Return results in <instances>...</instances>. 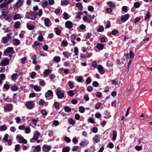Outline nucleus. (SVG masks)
Instances as JSON below:
<instances>
[{
	"label": "nucleus",
	"mask_w": 152,
	"mask_h": 152,
	"mask_svg": "<svg viewBox=\"0 0 152 152\" xmlns=\"http://www.w3.org/2000/svg\"><path fill=\"white\" fill-rule=\"evenodd\" d=\"M14 0H8L7 1L4 2L0 4V8L4 10L8 9L9 7L8 5L11 3Z\"/></svg>",
	"instance_id": "1"
},
{
	"label": "nucleus",
	"mask_w": 152,
	"mask_h": 152,
	"mask_svg": "<svg viewBox=\"0 0 152 152\" xmlns=\"http://www.w3.org/2000/svg\"><path fill=\"white\" fill-rule=\"evenodd\" d=\"M26 16L28 19H30L32 20H34L36 18V13L31 11L27 12Z\"/></svg>",
	"instance_id": "2"
},
{
	"label": "nucleus",
	"mask_w": 152,
	"mask_h": 152,
	"mask_svg": "<svg viewBox=\"0 0 152 152\" xmlns=\"http://www.w3.org/2000/svg\"><path fill=\"white\" fill-rule=\"evenodd\" d=\"M15 53L13 48L12 47L7 48L4 51V54L5 56H8L9 54H13Z\"/></svg>",
	"instance_id": "3"
},
{
	"label": "nucleus",
	"mask_w": 152,
	"mask_h": 152,
	"mask_svg": "<svg viewBox=\"0 0 152 152\" xmlns=\"http://www.w3.org/2000/svg\"><path fill=\"white\" fill-rule=\"evenodd\" d=\"M56 94L58 97L59 99H62L64 96V91L60 89H58L56 90Z\"/></svg>",
	"instance_id": "4"
},
{
	"label": "nucleus",
	"mask_w": 152,
	"mask_h": 152,
	"mask_svg": "<svg viewBox=\"0 0 152 152\" xmlns=\"http://www.w3.org/2000/svg\"><path fill=\"white\" fill-rule=\"evenodd\" d=\"M13 109V106L11 104H7L4 107V110L5 112H9Z\"/></svg>",
	"instance_id": "5"
},
{
	"label": "nucleus",
	"mask_w": 152,
	"mask_h": 152,
	"mask_svg": "<svg viewBox=\"0 0 152 152\" xmlns=\"http://www.w3.org/2000/svg\"><path fill=\"white\" fill-rule=\"evenodd\" d=\"M23 0H18L16 3L14 4V8L15 9H18L20 7L23 5Z\"/></svg>",
	"instance_id": "6"
},
{
	"label": "nucleus",
	"mask_w": 152,
	"mask_h": 152,
	"mask_svg": "<svg viewBox=\"0 0 152 152\" xmlns=\"http://www.w3.org/2000/svg\"><path fill=\"white\" fill-rule=\"evenodd\" d=\"M10 62V60L8 58L4 59L0 62V65L2 66H6L9 65Z\"/></svg>",
	"instance_id": "7"
},
{
	"label": "nucleus",
	"mask_w": 152,
	"mask_h": 152,
	"mask_svg": "<svg viewBox=\"0 0 152 152\" xmlns=\"http://www.w3.org/2000/svg\"><path fill=\"white\" fill-rule=\"evenodd\" d=\"M45 97L47 99H52L53 96V92L51 90H48L45 94Z\"/></svg>",
	"instance_id": "8"
},
{
	"label": "nucleus",
	"mask_w": 152,
	"mask_h": 152,
	"mask_svg": "<svg viewBox=\"0 0 152 152\" xmlns=\"http://www.w3.org/2000/svg\"><path fill=\"white\" fill-rule=\"evenodd\" d=\"M40 135V134L39 132L37 131H35L34 133V136L31 139L30 141H31L32 140H37Z\"/></svg>",
	"instance_id": "9"
},
{
	"label": "nucleus",
	"mask_w": 152,
	"mask_h": 152,
	"mask_svg": "<svg viewBox=\"0 0 152 152\" xmlns=\"http://www.w3.org/2000/svg\"><path fill=\"white\" fill-rule=\"evenodd\" d=\"M16 137L18 140V142L19 143H23L24 144L27 143V140L24 139L23 137H20L19 135H18Z\"/></svg>",
	"instance_id": "10"
},
{
	"label": "nucleus",
	"mask_w": 152,
	"mask_h": 152,
	"mask_svg": "<svg viewBox=\"0 0 152 152\" xmlns=\"http://www.w3.org/2000/svg\"><path fill=\"white\" fill-rule=\"evenodd\" d=\"M88 143V141L86 139H85L79 143V145L80 147L83 148L87 146Z\"/></svg>",
	"instance_id": "11"
},
{
	"label": "nucleus",
	"mask_w": 152,
	"mask_h": 152,
	"mask_svg": "<svg viewBox=\"0 0 152 152\" xmlns=\"http://www.w3.org/2000/svg\"><path fill=\"white\" fill-rule=\"evenodd\" d=\"M10 38V35L9 34H7L6 36L3 37L1 40L2 43L6 44L7 43L9 40Z\"/></svg>",
	"instance_id": "12"
},
{
	"label": "nucleus",
	"mask_w": 152,
	"mask_h": 152,
	"mask_svg": "<svg viewBox=\"0 0 152 152\" xmlns=\"http://www.w3.org/2000/svg\"><path fill=\"white\" fill-rule=\"evenodd\" d=\"M51 148V146L47 145H45L42 147V151L44 152H48Z\"/></svg>",
	"instance_id": "13"
},
{
	"label": "nucleus",
	"mask_w": 152,
	"mask_h": 152,
	"mask_svg": "<svg viewBox=\"0 0 152 152\" xmlns=\"http://www.w3.org/2000/svg\"><path fill=\"white\" fill-rule=\"evenodd\" d=\"M26 107L28 109H31L33 108L34 106V104L33 102L32 101H29L27 102L26 105Z\"/></svg>",
	"instance_id": "14"
},
{
	"label": "nucleus",
	"mask_w": 152,
	"mask_h": 152,
	"mask_svg": "<svg viewBox=\"0 0 152 152\" xmlns=\"http://www.w3.org/2000/svg\"><path fill=\"white\" fill-rule=\"evenodd\" d=\"M129 18V15L128 14H126L122 16L121 18V21L123 22H125Z\"/></svg>",
	"instance_id": "15"
},
{
	"label": "nucleus",
	"mask_w": 152,
	"mask_h": 152,
	"mask_svg": "<svg viewBox=\"0 0 152 152\" xmlns=\"http://www.w3.org/2000/svg\"><path fill=\"white\" fill-rule=\"evenodd\" d=\"M66 27L69 29H70L72 28V23L70 21H68L65 23Z\"/></svg>",
	"instance_id": "16"
},
{
	"label": "nucleus",
	"mask_w": 152,
	"mask_h": 152,
	"mask_svg": "<svg viewBox=\"0 0 152 152\" xmlns=\"http://www.w3.org/2000/svg\"><path fill=\"white\" fill-rule=\"evenodd\" d=\"M44 23L45 25L47 27H49L51 25L50 21V19L48 18L45 19L44 20Z\"/></svg>",
	"instance_id": "17"
},
{
	"label": "nucleus",
	"mask_w": 152,
	"mask_h": 152,
	"mask_svg": "<svg viewBox=\"0 0 152 152\" xmlns=\"http://www.w3.org/2000/svg\"><path fill=\"white\" fill-rule=\"evenodd\" d=\"M42 45V44L41 43H40L39 42L36 41L34 42V45H32L33 48L37 47V48H39Z\"/></svg>",
	"instance_id": "18"
},
{
	"label": "nucleus",
	"mask_w": 152,
	"mask_h": 152,
	"mask_svg": "<svg viewBox=\"0 0 152 152\" xmlns=\"http://www.w3.org/2000/svg\"><path fill=\"white\" fill-rule=\"evenodd\" d=\"M97 69L99 73L101 74H103L104 71L103 69V67L101 65H99L97 66Z\"/></svg>",
	"instance_id": "19"
},
{
	"label": "nucleus",
	"mask_w": 152,
	"mask_h": 152,
	"mask_svg": "<svg viewBox=\"0 0 152 152\" xmlns=\"http://www.w3.org/2000/svg\"><path fill=\"white\" fill-rule=\"evenodd\" d=\"M22 18L21 15L19 14H16L13 17L14 20H15L17 19H20Z\"/></svg>",
	"instance_id": "20"
},
{
	"label": "nucleus",
	"mask_w": 152,
	"mask_h": 152,
	"mask_svg": "<svg viewBox=\"0 0 152 152\" xmlns=\"http://www.w3.org/2000/svg\"><path fill=\"white\" fill-rule=\"evenodd\" d=\"M52 70L50 69H47L44 70V74L45 75H48L49 73H51Z\"/></svg>",
	"instance_id": "21"
},
{
	"label": "nucleus",
	"mask_w": 152,
	"mask_h": 152,
	"mask_svg": "<svg viewBox=\"0 0 152 152\" xmlns=\"http://www.w3.org/2000/svg\"><path fill=\"white\" fill-rule=\"evenodd\" d=\"M96 48L99 50H102L104 48V45L102 43H99L96 46Z\"/></svg>",
	"instance_id": "22"
},
{
	"label": "nucleus",
	"mask_w": 152,
	"mask_h": 152,
	"mask_svg": "<svg viewBox=\"0 0 152 152\" xmlns=\"http://www.w3.org/2000/svg\"><path fill=\"white\" fill-rule=\"evenodd\" d=\"M20 43L19 40L17 39H14L13 41V44L15 45H18Z\"/></svg>",
	"instance_id": "23"
},
{
	"label": "nucleus",
	"mask_w": 152,
	"mask_h": 152,
	"mask_svg": "<svg viewBox=\"0 0 152 152\" xmlns=\"http://www.w3.org/2000/svg\"><path fill=\"white\" fill-rule=\"evenodd\" d=\"M93 140L96 142H99L100 140L99 136L98 135H96L94 137Z\"/></svg>",
	"instance_id": "24"
},
{
	"label": "nucleus",
	"mask_w": 152,
	"mask_h": 152,
	"mask_svg": "<svg viewBox=\"0 0 152 152\" xmlns=\"http://www.w3.org/2000/svg\"><path fill=\"white\" fill-rule=\"evenodd\" d=\"M76 6L78 9L80 10H82L83 9L82 4L80 3H78L76 4Z\"/></svg>",
	"instance_id": "25"
},
{
	"label": "nucleus",
	"mask_w": 152,
	"mask_h": 152,
	"mask_svg": "<svg viewBox=\"0 0 152 152\" xmlns=\"http://www.w3.org/2000/svg\"><path fill=\"white\" fill-rule=\"evenodd\" d=\"M113 136L112 138V140L113 141H115L116 138L117 136V133L115 130H113Z\"/></svg>",
	"instance_id": "26"
},
{
	"label": "nucleus",
	"mask_w": 152,
	"mask_h": 152,
	"mask_svg": "<svg viewBox=\"0 0 152 152\" xmlns=\"http://www.w3.org/2000/svg\"><path fill=\"white\" fill-rule=\"evenodd\" d=\"M107 4L109 6L112 8H114L115 7V5L113 2L111 1H109L107 2Z\"/></svg>",
	"instance_id": "27"
},
{
	"label": "nucleus",
	"mask_w": 152,
	"mask_h": 152,
	"mask_svg": "<svg viewBox=\"0 0 152 152\" xmlns=\"http://www.w3.org/2000/svg\"><path fill=\"white\" fill-rule=\"evenodd\" d=\"M62 53L64 57L67 58H68L71 55V53L66 52H63Z\"/></svg>",
	"instance_id": "28"
},
{
	"label": "nucleus",
	"mask_w": 152,
	"mask_h": 152,
	"mask_svg": "<svg viewBox=\"0 0 152 152\" xmlns=\"http://www.w3.org/2000/svg\"><path fill=\"white\" fill-rule=\"evenodd\" d=\"M34 89L37 91H39L41 90V88L38 85H35L34 86Z\"/></svg>",
	"instance_id": "29"
},
{
	"label": "nucleus",
	"mask_w": 152,
	"mask_h": 152,
	"mask_svg": "<svg viewBox=\"0 0 152 152\" xmlns=\"http://www.w3.org/2000/svg\"><path fill=\"white\" fill-rule=\"evenodd\" d=\"M18 77V75L16 73L13 74L11 76L12 79V80H15L17 79Z\"/></svg>",
	"instance_id": "30"
},
{
	"label": "nucleus",
	"mask_w": 152,
	"mask_h": 152,
	"mask_svg": "<svg viewBox=\"0 0 152 152\" xmlns=\"http://www.w3.org/2000/svg\"><path fill=\"white\" fill-rule=\"evenodd\" d=\"M27 27L29 30H32L34 28L33 25H29L28 24H27Z\"/></svg>",
	"instance_id": "31"
},
{
	"label": "nucleus",
	"mask_w": 152,
	"mask_h": 152,
	"mask_svg": "<svg viewBox=\"0 0 152 152\" xmlns=\"http://www.w3.org/2000/svg\"><path fill=\"white\" fill-rule=\"evenodd\" d=\"M39 85L41 86H44L45 85V82L42 79H41L39 82Z\"/></svg>",
	"instance_id": "32"
},
{
	"label": "nucleus",
	"mask_w": 152,
	"mask_h": 152,
	"mask_svg": "<svg viewBox=\"0 0 152 152\" xmlns=\"http://www.w3.org/2000/svg\"><path fill=\"white\" fill-rule=\"evenodd\" d=\"M20 25V22L17 21L15 23L14 27L18 28Z\"/></svg>",
	"instance_id": "33"
},
{
	"label": "nucleus",
	"mask_w": 152,
	"mask_h": 152,
	"mask_svg": "<svg viewBox=\"0 0 152 152\" xmlns=\"http://www.w3.org/2000/svg\"><path fill=\"white\" fill-rule=\"evenodd\" d=\"M18 87L15 86V85L13 86L11 88V90L13 91H16L18 90Z\"/></svg>",
	"instance_id": "34"
},
{
	"label": "nucleus",
	"mask_w": 152,
	"mask_h": 152,
	"mask_svg": "<svg viewBox=\"0 0 152 152\" xmlns=\"http://www.w3.org/2000/svg\"><path fill=\"white\" fill-rule=\"evenodd\" d=\"M64 109L65 111L67 112H71L72 110L68 106L65 107L64 108Z\"/></svg>",
	"instance_id": "35"
},
{
	"label": "nucleus",
	"mask_w": 152,
	"mask_h": 152,
	"mask_svg": "<svg viewBox=\"0 0 152 152\" xmlns=\"http://www.w3.org/2000/svg\"><path fill=\"white\" fill-rule=\"evenodd\" d=\"M70 150L69 147H66L63 148L62 150V152H69Z\"/></svg>",
	"instance_id": "36"
},
{
	"label": "nucleus",
	"mask_w": 152,
	"mask_h": 152,
	"mask_svg": "<svg viewBox=\"0 0 152 152\" xmlns=\"http://www.w3.org/2000/svg\"><path fill=\"white\" fill-rule=\"evenodd\" d=\"M53 60L56 62H59L60 61V58L59 56H55Z\"/></svg>",
	"instance_id": "37"
},
{
	"label": "nucleus",
	"mask_w": 152,
	"mask_h": 152,
	"mask_svg": "<svg viewBox=\"0 0 152 152\" xmlns=\"http://www.w3.org/2000/svg\"><path fill=\"white\" fill-rule=\"evenodd\" d=\"M63 18L65 20H67L69 18V15L66 12H64L63 14Z\"/></svg>",
	"instance_id": "38"
},
{
	"label": "nucleus",
	"mask_w": 152,
	"mask_h": 152,
	"mask_svg": "<svg viewBox=\"0 0 152 152\" xmlns=\"http://www.w3.org/2000/svg\"><path fill=\"white\" fill-rule=\"evenodd\" d=\"M85 110L84 108L83 107L81 106L79 107V111L80 113H83L85 112Z\"/></svg>",
	"instance_id": "39"
},
{
	"label": "nucleus",
	"mask_w": 152,
	"mask_h": 152,
	"mask_svg": "<svg viewBox=\"0 0 152 152\" xmlns=\"http://www.w3.org/2000/svg\"><path fill=\"white\" fill-rule=\"evenodd\" d=\"M129 56H130V58L131 59L133 58H134V54L133 52L132 51H130L129 52Z\"/></svg>",
	"instance_id": "40"
},
{
	"label": "nucleus",
	"mask_w": 152,
	"mask_h": 152,
	"mask_svg": "<svg viewBox=\"0 0 152 152\" xmlns=\"http://www.w3.org/2000/svg\"><path fill=\"white\" fill-rule=\"evenodd\" d=\"M54 105L55 108L57 110L59 108V104L56 102L54 103Z\"/></svg>",
	"instance_id": "41"
},
{
	"label": "nucleus",
	"mask_w": 152,
	"mask_h": 152,
	"mask_svg": "<svg viewBox=\"0 0 152 152\" xmlns=\"http://www.w3.org/2000/svg\"><path fill=\"white\" fill-rule=\"evenodd\" d=\"M48 1H45L42 2V6L43 7L45 8L48 5Z\"/></svg>",
	"instance_id": "42"
},
{
	"label": "nucleus",
	"mask_w": 152,
	"mask_h": 152,
	"mask_svg": "<svg viewBox=\"0 0 152 152\" xmlns=\"http://www.w3.org/2000/svg\"><path fill=\"white\" fill-rule=\"evenodd\" d=\"M76 16V18L78 19H80L81 18V15H83V12H78Z\"/></svg>",
	"instance_id": "43"
},
{
	"label": "nucleus",
	"mask_w": 152,
	"mask_h": 152,
	"mask_svg": "<svg viewBox=\"0 0 152 152\" xmlns=\"http://www.w3.org/2000/svg\"><path fill=\"white\" fill-rule=\"evenodd\" d=\"M68 83L70 88L71 89H72L73 88V83L72 82L69 81L68 82Z\"/></svg>",
	"instance_id": "44"
},
{
	"label": "nucleus",
	"mask_w": 152,
	"mask_h": 152,
	"mask_svg": "<svg viewBox=\"0 0 152 152\" xmlns=\"http://www.w3.org/2000/svg\"><path fill=\"white\" fill-rule=\"evenodd\" d=\"M74 50L75 51V56L78 55V49L77 47H75L74 48Z\"/></svg>",
	"instance_id": "45"
},
{
	"label": "nucleus",
	"mask_w": 152,
	"mask_h": 152,
	"mask_svg": "<svg viewBox=\"0 0 152 152\" xmlns=\"http://www.w3.org/2000/svg\"><path fill=\"white\" fill-rule=\"evenodd\" d=\"M55 32L57 35H59L60 34L61 31L59 29L56 28L55 29Z\"/></svg>",
	"instance_id": "46"
},
{
	"label": "nucleus",
	"mask_w": 152,
	"mask_h": 152,
	"mask_svg": "<svg viewBox=\"0 0 152 152\" xmlns=\"http://www.w3.org/2000/svg\"><path fill=\"white\" fill-rule=\"evenodd\" d=\"M150 15H151L150 13L149 12H147V13L146 15V16L145 18V20H147V19H148L150 17Z\"/></svg>",
	"instance_id": "47"
},
{
	"label": "nucleus",
	"mask_w": 152,
	"mask_h": 152,
	"mask_svg": "<svg viewBox=\"0 0 152 152\" xmlns=\"http://www.w3.org/2000/svg\"><path fill=\"white\" fill-rule=\"evenodd\" d=\"M7 129V127L6 126L3 125L1 126L0 128V130L1 131H3Z\"/></svg>",
	"instance_id": "48"
},
{
	"label": "nucleus",
	"mask_w": 152,
	"mask_h": 152,
	"mask_svg": "<svg viewBox=\"0 0 152 152\" xmlns=\"http://www.w3.org/2000/svg\"><path fill=\"white\" fill-rule=\"evenodd\" d=\"M99 84L97 81H94L92 83V85L93 86L95 87H97L99 86Z\"/></svg>",
	"instance_id": "49"
},
{
	"label": "nucleus",
	"mask_w": 152,
	"mask_h": 152,
	"mask_svg": "<svg viewBox=\"0 0 152 152\" xmlns=\"http://www.w3.org/2000/svg\"><path fill=\"white\" fill-rule=\"evenodd\" d=\"M101 103L100 102H98L97 103L96 105L95 106V108L98 109H99V107L101 106Z\"/></svg>",
	"instance_id": "50"
},
{
	"label": "nucleus",
	"mask_w": 152,
	"mask_h": 152,
	"mask_svg": "<svg viewBox=\"0 0 152 152\" xmlns=\"http://www.w3.org/2000/svg\"><path fill=\"white\" fill-rule=\"evenodd\" d=\"M83 19L84 21L85 22H88L89 20L88 19V18L86 16H83Z\"/></svg>",
	"instance_id": "51"
},
{
	"label": "nucleus",
	"mask_w": 152,
	"mask_h": 152,
	"mask_svg": "<svg viewBox=\"0 0 152 152\" xmlns=\"http://www.w3.org/2000/svg\"><path fill=\"white\" fill-rule=\"evenodd\" d=\"M140 6V3L138 2H136L134 3V6L136 8H138Z\"/></svg>",
	"instance_id": "52"
},
{
	"label": "nucleus",
	"mask_w": 152,
	"mask_h": 152,
	"mask_svg": "<svg viewBox=\"0 0 152 152\" xmlns=\"http://www.w3.org/2000/svg\"><path fill=\"white\" fill-rule=\"evenodd\" d=\"M64 140L66 142L68 143L70 142L71 141L70 138L67 137H64Z\"/></svg>",
	"instance_id": "53"
},
{
	"label": "nucleus",
	"mask_w": 152,
	"mask_h": 152,
	"mask_svg": "<svg viewBox=\"0 0 152 152\" xmlns=\"http://www.w3.org/2000/svg\"><path fill=\"white\" fill-rule=\"evenodd\" d=\"M104 28L102 26H100L97 29V31L98 32H102L104 31Z\"/></svg>",
	"instance_id": "54"
},
{
	"label": "nucleus",
	"mask_w": 152,
	"mask_h": 152,
	"mask_svg": "<svg viewBox=\"0 0 152 152\" xmlns=\"http://www.w3.org/2000/svg\"><path fill=\"white\" fill-rule=\"evenodd\" d=\"M93 90V87L91 86H88L87 88V90L88 92H91Z\"/></svg>",
	"instance_id": "55"
},
{
	"label": "nucleus",
	"mask_w": 152,
	"mask_h": 152,
	"mask_svg": "<svg viewBox=\"0 0 152 152\" xmlns=\"http://www.w3.org/2000/svg\"><path fill=\"white\" fill-rule=\"evenodd\" d=\"M43 39L44 38L42 35H39L38 37V40L40 42H42Z\"/></svg>",
	"instance_id": "56"
},
{
	"label": "nucleus",
	"mask_w": 152,
	"mask_h": 152,
	"mask_svg": "<svg viewBox=\"0 0 152 152\" xmlns=\"http://www.w3.org/2000/svg\"><path fill=\"white\" fill-rule=\"evenodd\" d=\"M68 95L70 96H72L74 95L73 93L72 90H69L68 92Z\"/></svg>",
	"instance_id": "57"
},
{
	"label": "nucleus",
	"mask_w": 152,
	"mask_h": 152,
	"mask_svg": "<svg viewBox=\"0 0 152 152\" xmlns=\"http://www.w3.org/2000/svg\"><path fill=\"white\" fill-rule=\"evenodd\" d=\"M25 129L26 133L27 134L31 132V129L29 128H26Z\"/></svg>",
	"instance_id": "58"
},
{
	"label": "nucleus",
	"mask_w": 152,
	"mask_h": 152,
	"mask_svg": "<svg viewBox=\"0 0 152 152\" xmlns=\"http://www.w3.org/2000/svg\"><path fill=\"white\" fill-rule=\"evenodd\" d=\"M69 122L70 124H74L75 123V121L72 119H70L69 120Z\"/></svg>",
	"instance_id": "59"
},
{
	"label": "nucleus",
	"mask_w": 152,
	"mask_h": 152,
	"mask_svg": "<svg viewBox=\"0 0 152 152\" xmlns=\"http://www.w3.org/2000/svg\"><path fill=\"white\" fill-rule=\"evenodd\" d=\"M68 3V1L66 0H62L61 1V4H67Z\"/></svg>",
	"instance_id": "60"
},
{
	"label": "nucleus",
	"mask_w": 152,
	"mask_h": 152,
	"mask_svg": "<svg viewBox=\"0 0 152 152\" xmlns=\"http://www.w3.org/2000/svg\"><path fill=\"white\" fill-rule=\"evenodd\" d=\"M9 137V135L7 134H6L5 135L4 137V140L5 141H7L8 140V138Z\"/></svg>",
	"instance_id": "61"
},
{
	"label": "nucleus",
	"mask_w": 152,
	"mask_h": 152,
	"mask_svg": "<svg viewBox=\"0 0 152 152\" xmlns=\"http://www.w3.org/2000/svg\"><path fill=\"white\" fill-rule=\"evenodd\" d=\"M135 148L136 150L139 151L142 149V147L140 146H137L135 147Z\"/></svg>",
	"instance_id": "62"
},
{
	"label": "nucleus",
	"mask_w": 152,
	"mask_h": 152,
	"mask_svg": "<svg viewBox=\"0 0 152 152\" xmlns=\"http://www.w3.org/2000/svg\"><path fill=\"white\" fill-rule=\"evenodd\" d=\"M41 113L43 115H46L47 114L46 110H42L41 111Z\"/></svg>",
	"instance_id": "63"
},
{
	"label": "nucleus",
	"mask_w": 152,
	"mask_h": 152,
	"mask_svg": "<svg viewBox=\"0 0 152 152\" xmlns=\"http://www.w3.org/2000/svg\"><path fill=\"white\" fill-rule=\"evenodd\" d=\"M15 119L17 123H19L20 121V118L19 117L16 118Z\"/></svg>",
	"instance_id": "64"
}]
</instances>
